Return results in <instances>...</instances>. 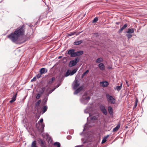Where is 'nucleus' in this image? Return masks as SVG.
Returning a JSON list of instances; mask_svg holds the SVG:
<instances>
[{"instance_id":"1","label":"nucleus","mask_w":147,"mask_h":147,"mask_svg":"<svg viewBox=\"0 0 147 147\" xmlns=\"http://www.w3.org/2000/svg\"><path fill=\"white\" fill-rule=\"evenodd\" d=\"M83 53V51H80L75 52V50L73 49L69 50L67 53L68 54L70 55L71 57H75L80 56L82 55Z\"/></svg>"},{"instance_id":"2","label":"nucleus","mask_w":147,"mask_h":147,"mask_svg":"<svg viewBox=\"0 0 147 147\" xmlns=\"http://www.w3.org/2000/svg\"><path fill=\"white\" fill-rule=\"evenodd\" d=\"M25 30V27L23 25L17 28L14 32L19 37L24 34Z\"/></svg>"},{"instance_id":"3","label":"nucleus","mask_w":147,"mask_h":147,"mask_svg":"<svg viewBox=\"0 0 147 147\" xmlns=\"http://www.w3.org/2000/svg\"><path fill=\"white\" fill-rule=\"evenodd\" d=\"M7 37L10 39L12 42H15L18 40L19 37L14 32L7 36Z\"/></svg>"},{"instance_id":"4","label":"nucleus","mask_w":147,"mask_h":147,"mask_svg":"<svg viewBox=\"0 0 147 147\" xmlns=\"http://www.w3.org/2000/svg\"><path fill=\"white\" fill-rule=\"evenodd\" d=\"M107 99L108 102L111 104H114L115 103V99L112 96L109 94H107L106 95Z\"/></svg>"},{"instance_id":"5","label":"nucleus","mask_w":147,"mask_h":147,"mask_svg":"<svg viewBox=\"0 0 147 147\" xmlns=\"http://www.w3.org/2000/svg\"><path fill=\"white\" fill-rule=\"evenodd\" d=\"M100 84L103 87H106L108 86L109 83L107 82L103 81L101 82Z\"/></svg>"},{"instance_id":"6","label":"nucleus","mask_w":147,"mask_h":147,"mask_svg":"<svg viewBox=\"0 0 147 147\" xmlns=\"http://www.w3.org/2000/svg\"><path fill=\"white\" fill-rule=\"evenodd\" d=\"M47 72V70L45 68H42L40 69L39 72L41 74H45Z\"/></svg>"},{"instance_id":"7","label":"nucleus","mask_w":147,"mask_h":147,"mask_svg":"<svg viewBox=\"0 0 147 147\" xmlns=\"http://www.w3.org/2000/svg\"><path fill=\"white\" fill-rule=\"evenodd\" d=\"M98 67L100 69L101 71H104L105 69V65L103 63H100L98 65Z\"/></svg>"},{"instance_id":"8","label":"nucleus","mask_w":147,"mask_h":147,"mask_svg":"<svg viewBox=\"0 0 147 147\" xmlns=\"http://www.w3.org/2000/svg\"><path fill=\"white\" fill-rule=\"evenodd\" d=\"M78 80L75 81V84L74 86V89H76L79 86V84L78 83Z\"/></svg>"},{"instance_id":"9","label":"nucleus","mask_w":147,"mask_h":147,"mask_svg":"<svg viewBox=\"0 0 147 147\" xmlns=\"http://www.w3.org/2000/svg\"><path fill=\"white\" fill-rule=\"evenodd\" d=\"M76 62H75L74 60H72L70 61L69 63V66L70 67H72L75 66L76 65Z\"/></svg>"},{"instance_id":"10","label":"nucleus","mask_w":147,"mask_h":147,"mask_svg":"<svg viewBox=\"0 0 147 147\" xmlns=\"http://www.w3.org/2000/svg\"><path fill=\"white\" fill-rule=\"evenodd\" d=\"M17 93H16L15 95H14L13 97L12 98L11 100L9 102L10 103H12L13 102L15 101L16 99V97L17 96Z\"/></svg>"},{"instance_id":"11","label":"nucleus","mask_w":147,"mask_h":147,"mask_svg":"<svg viewBox=\"0 0 147 147\" xmlns=\"http://www.w3.org/2000/svg\"><path fill=\"white\" fill-rule=\"evenodd\" d=\"M108 110L109 112L111 115H113V108L111 106H109L108 107Z\"/></svg>"},{"instance_id":"12","label":"nucleus","mask_w":147,"mask_h":147,"mask_svg":"<svg viewBox=\"0 0 147 147\" xmlns=\"http://www.w3.org/2000/svg\"><path fill=\"white\" fill-rule=\"evenodd\" d=\"M55 78L54 77H53L52 78L47 81V83L48 84H51L53 83L54 81L55 80Z\"/></svg>"},{"instance_id":"13","label":"nucleus","mask_w":147,"mask_h":147,"mask_svg":"<svg viewBox=\"0 0 147 147\" xmlns=\"http://www.w3.org/2000/svg\"><path fill=\"white\" fill-rule=\"evenodd\" d=\"M127 24H124V25L119 30V33L121 32L122 31L125 29L126 28H127Z\"/></svg>"},{"instance_id":"14","label":"nucleus","mask_w":147,"mask_h":147,"mask_svg":"<svg viewBox=\"0 0 147 147\" xmlns=\"http://www.w3.org/2000/svg\"><path fill=\"white\" fill-rule=\"evenodd\" d=\"M120 126V124L119 123L118 124L117 126L115 128H114L113 129V131L115 132L117 131L119 129Z\"/></svg>"},{"instance_id":"15","label":"nucleus","mask_w":147,"mask_h":147,"mask_svg":"<svg viewBox=\"0 0 147 147\" xmlns=\"http://www.w3.org/2000/svg\"><path fill=\"white\" fill-rule=\"evenodd\" d=\"M82 87H80L78 88L75 92L74 94H77L79 93L82 89Z\"/></svg>"},{"instance_id":"16","label":"nucleus","mask_w":147,"mask_h":147,"mask_svg":"<svg viewBox=\"0 0 147 147\" xmlns=\"http://www.w3.org/2000/svg\"><path fill=\"white\" fill-rule=\"evenodd\" d=\"M134 29L132 28L131 29H129L127 32V33L128 34H132L134 32Z\"/></svg>"},{"instance_id":"17","label":"nucleus","mask_w":147,"mask_h":147,"mask_svg":"<svg viewBox=\"0 0 147 147\" xmlns=\"http://www.w3.org/2000/svg\"><path fill=\"white\" fill-rule=\"evenodd\" d=\"M83 42V41L82 40H80L79 41H75L74 42V45H78L81 44Z\"/></svg>"},{"instance_id":"18","label":"nucleus","mask_w":147,"mask_h":147,"mask_svg":"<svg viewBox=\"0 0 147 147\" xmlns=\"http://www.w3.org/2000/svg\"><path fill=\"white\" fill-rule=\"evenodd\" d=\"M109 136V135H107V136H105L103 139L102 141V144H104L107 141V139Z\"/></svg>"},{"instance_id":"19","label":"nucleus","mask_w":147,"mask_h":147,"mask_svg":"<svg viewBox=\"0 0 147 147\" xmlns=\"http://www.w3.org/2000/svg\"><path fill=\"white\" fill-rule=\"evenodd\" d=\"M103 59L102 58H99L97 59L96 61V62L97 63H100L101 62H103Z\"/></svg>"},{"instance_id":"20","label":"nucleus","mask_w":147,"mask_h":147,"mask_svg":"<svg viewBox=\"0 0 147 147\" xmlns=\"http://www.w3.org/2000/svg\"><path fill=\"white\" fill-rule=\"evenodd\" d=\"M31 147H38L36 146V141H34L32 143Z\"/></svg>"},{"instance_id":"21","label":"nucleus","mask_w":147,"mask_h":147,"mask_svg":"<svg viewBox=\"0 0 147 147\" xmlns=\"http://www.w3.org/2000/svg\"><path fill=\"white\" fill-rule=\"evenodd\" d=\"M45 90V88H41V89L39 91V94H40L41 95L43 93Z\"/></svg>"},{"instance_id":"22","label":"nucleus","mask_w":147,"mask_h":147,"mask_svg":"<svg viewBox=\"0 0 147 147\" xmlns=\"http://www.w3.org/2000/svg\"><path fill=\"white\" fill-rule=\"evenodd\" d=\"M40 126L41 127L40 129H39V130H40L41 131H42L45 127V125L44 124L42 123L40 125Z\"/></svg>"},{"instance_id":"23","label":"nucleus","mask_w":147,"mask_h":147,"mask_svg":"<svg viewBox=\"0 0 147 147\" xmlns=\"http://www.w3.org/2000/svg\"><path fill=\"white\" fill-rule=\"evenodd\" d=\"M122 85V84L121 83L120 86H117L116 89L118 91H120L121 89Z\"/></svg>"},{"instance_id":"24","label":"nucleus","mask_w":147,"mask_h":147,"mask_svg":"<svg viewBox=\"0 0 147 147\" xmlns=\"http://www.w3.org/2000/svg\"><path fill=\"white\" fill-rule=\"evenodd\" d=\"M47 108L48 107L47 106H45L43 107L42 108L43 113H45L47 111Z\"/></svg>"},{"instance_id":"25","label":"nucleus","mask_w":147,"mask_h":147,"mask_svg":"<svg viewBox=\"0 0 147 147\" xmlns=\"http://www.w3.org/2000/svg\"><path fill=\"white\" fill-rule=\"evenodd\" d=\"M41 100H40L37 101L35 104V106L36 107L38 106L40 104L41 102Z\"/></svg>"},{"instance_id":"26","label":"nucleus","mask_w":147,"mask_h":147,"mask_svg":"<svg viewBox=\"0 0 147 147\" xmlns=\"http://www.w3.org/2000/svg\"><path fill=\"white\" fill-rule=\"evenodd\" d=\"M77 70L76 69H75L73 70V71H71V72H70V75L71 76L74 74L77 71Z\"/></svg>"},{"instance_id":"27","label":"nucleus","mask_w":147,"mask_h":147,"mask_svg":"<svg viewBox=\"0 0 147 147\" xmlns=\"http://www.w3.org/2000/svg\"><path fill=\"white\" fill-rule=\"evenodd\" d=\"M80 59V58L79 57H77L75 58V59L74 60V61L75 62H76V63H77L79 61Z\"/></svg>"},{"instance_id":"28","label":"nucleus","mask_w":147,"mask_h":147,"mask_svg":"<svg viewBox=\"0 0 147 147\" xmlns=\"http://www.w3.org/2000/svg\"><path fill=\"white\" fill-rule=\"evenodd\" d=\"M71 72V71L69 70H68L67 72H66V73L65 74V76L66 77H67L69 75H70V72Z\"/></svg>"},{"instance_id":"29","label":"nucleus","mask_w":147,"mask_h":147,"mask_svg":"<svg viewBox=\"0 0 147 147\" xmlns=\"http://www.w3.org/2000/svg\"><path fill=\"white\" fill-rule=\"evenodd\" d=\"M138 102V100L137 98H136L135 102V105L134 106V108H135L137 107V104Z\"/></svg>"},{"instance_id":"30","label":"nucleus","mask_w":147,"mask_h":147,"mask_svg":"<svg viewBox=\"0 0 147 147\" xmlns=\"http://www.w3.org/2000/svg\"><path fill=\"white\" fill-rule=\"evenodd\" d=\"M54 145L57 146V147H60V144L58 142H55L54 144Z\"/></svg>"},{"instance_id":"31","label":"nucleus","mask_w":147,"mask_h":147,"mask_svg":"<svg viewBox=\"0 0 147 147\" xmlns=\"http://www.w3.org/2000/svg\"><path fill=\"white\" fill-rule=\"evenodd\" d=\"M40 145L43 147H46V146L45 145V143L42 140L41 141Z\"/></svg>"},{"instance_id":"32","label":"nucleus","mask_w":147,"mask_h":147,"mask_svg":"<svg viewBox=\"0 0 147 147\" xmlns=\"http://www.w3.org/2000/svg\"><path fill=\"white\" fill-rule=\"evenodd\" d=\"M89 71V70H87L82 75V77L83 78L86 74L88 73Z\"/></svg>"},{"instance_id":"33","label":"nucleus","mask_w":147,"mask_h":147,"mask_svg":"<svg viewBox=\"0 0 147 147\" xmlns=\"http://www.w3.org/2000/svg\"><path fill=\"white\" fill-rule=\"evenodd\" d=\"M126 36L127 37L128 39H129L132 37V35L130 34H126Z\"/></svg>"},{"instance_id":"34","label":"nucleus","mask_w":147,"mask_h":147,"mask_svg":"<svg viewBox=\"0 0 147 147\" xmlns=\"http://www.w3.org/2000/svg\"><path fill=\"white\" fill-rule=\"evenodd\" d=\"M98 20V18L97 17L95 18L92 21V22L93 23H96Z\"/></svg>"},{"instance_id":"35","label":"nucleus","mask_w":147,"mask_h":147,"mask_svg":"<svg viewBox=\"0 0 147 147\" xmlns=\"http://www.w3.org/2000/svg\"><path fill=\"white\" fill-rule=\"evenodd\" d=\"M102 111L105 115H107V111L106 109H104V110H103Z\"/></svg>"},{"instance_id":"36","label":"nucleus","mask_w":147,"mask_h":147,"mask_svg":"<svg viewBox=\"0 0 147 147\" xmlns=\"http://www.w3.org/2000/svg\"><path fill=\"white\" fill-rule=\"evenodd\" d=\"M76 34L75 32H71L70 33H69V34H67V35L68 36H70L73 35L74 34Z\"/></svg>"},{"instance_id":"37","label":"nucleus","mask_w":147,"mask_h":147,"mask_svg":"<svg viewBox=\"0 0 147 147\" xmlns=\"http://www.w3.org/2000/svg\"><path fill=\"white\" fill-rule=\"evenodd\" d=\"M100 108L101 111L105 109V106L103 105H101L100 107Z\"/></svg>"},{"instance_id":"38","label":"nucleus","mask_w":147,"mask_h":147,"mask_svg":"<svg viewBox=\"0 0 147 147\" xmlns=\"http://www.w3.org/2000/svg\"><path fill=\"white\" fill-rule=\"evenodd\" d=\"M97 118L96 116H93L91 118V119L94 120H96L97 119Z\"/></svg>"},{"instance_id":"39","label":"nucleus","mask_w":147,"mask_h":147,"mask_svg":"<svg viewBox=\"0 0 147 147\" xmlns=\"http://www.w3.org/2000/svg\"><path fill=\"white\" fill-rule=\"evenodd\" d=\"M41 96V94H38L36 96V98L37 99H39Z\"/></svg>"},{"instance_id":"40","label":"nucleus","mask_w":147,"mask_h":147,"mask_svg":"<svg viewBox=\"0 0 147 147\" xmlns=\"http://www.w3.org/2000/svg\"><path fill=\"white\" fill-rule=\"evenodd\" d=\"M42 75V74H41L40 73L37 75L36 77L37 78H39L41 77Z\"/></svg>"},{"instance_id":"41","label":"nucleus","mask_w":147,"mask_h":147,"mask_svg":"<svg viewBox=\"0 0 147 147\" xmlns=\"http://www.w3.org/2000/svg\"><path fill=\"white\" fill-rule=\"evenodd\" d=\"M85 100H89L90 99V96H88L85 97H84L83 96Z\"/></svg>"},{"instance_id":"42","label":"nucleus","mask_w":147,"mask_h":147,"mask_svg":"<svg viewBox=\"0 0 147 147\" xmlns=\"http://www.w3.org/2000/svg\"><path fill=\"white\" fill-rule=\"evenodd\" d=\"M36 78L35 77H34L32 79V80L31 81H36Z\"/></svg>"},{"instance_id":"43","label":"nucleus","mask_w":147,"mask_h":147,"mask_svg":"<svg viewBox=\"0 0 147 147\" xmlns=\"http://www.w3.org/2000/svg\"><path fill=\"white\" fill-rule=\"evenodd\" d=\"M39 121L42 123L43 121V119L42 118Z\"/></svg>"},{"instance_id":"44","label":"nucleus","mask_w":147,"mask_h":147,"mask_svg":"<svg viewBox=\"0 0 147 147\" xmlns=\"http://www.w3.org/2000/svg\"><path fill=\"white\" fill-rule=\"evenodd\" d=\"M125 82H126V84L127 85V86H129L128 83L127 81L126 80L125 81Z\"/></svg>"},{"instance_id":"45","label":"nucleus","mask_w":147,"mask_h":147,"mask_svg":"<svg viewBox=\"0 0 147 147\" xmlns=\"http://www.w3.org/2000/svg\"><path fill=\"white\" fill-rule=\"evenodd\" d=\"M119 23H120L119 22H116V24H117V25H118Z\"/></svg>"},{"instance_id":"46","label":"nucleus","mask_w":147,"mask_h":147,"mask_svg":"<svg viewBox=\"0 0 147 147\" xmlns=\"http://www.w3.org/2000/svg\"><path fill=\"white\" fill-rule=\"evenodd\" d=\"M52 92V91H50L49 92V94H50Z\"/></svg>"},{"instance_id":"47","label":"nucleus","mask_w":147,"mask_h":147,"mask_svg":"<svg viewBox=\"0 0 147 147\" xmlns=\"http://www.w3.org/2000/svg\"><path fill=\"white\" fill-rule=\"evenodd\" d=\"M62 57L61 56H59V59H60Z\"/></svg>"},{"instance_id":"48","label":"nucleus","mask_w":147,"mask_h":147,"mask_svg":"<svg viewBox=\"0 0 147 147\" xmlns=\"http://www.w3.org/2000/svg\"><path fill=\"white\" fill-rule=\"evenodd\" d=\"M54 90H55V89H53L51 91H52V92H53V91Z\"/></svg>"}]
</instances>
